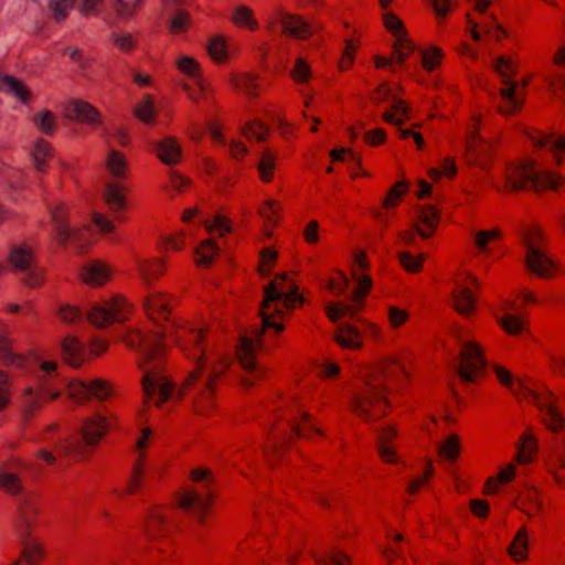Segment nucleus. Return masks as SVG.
Returning <instances> with one entry per match:
<instances>
[{
	"instance_id": "f257e3e1",
	"label": "nucleus",
	"mask_w": 565,
	"mask_h": 565,
	"mask_svg": "<svg viewBox=\"0 0 565 565\" xmlns=\"http://www.w3.org/2000/svg\"><path fill=\"white\" fill-rule=\"evenodd\" d=\"M172 337L175 343L195 360L194 370L179 387L178 397L182 398L192 387L202 382L203 390L195 408L198 413L206 414L212 408V397L215 394L217 381L227 372L233 360L228 354L218 352L214 345L207 344L204 329L179 327Z\"/></svg>"
},
{
	"instance_id": "f03ea898",
	"label": "nucleus",
	"mask_w": 565,
	"mask_h": 565,
	"mask_svg": "<svg viewBox=\"0 0 565 565\" xmlns=\"http://www.w3.org/2000/svg\"><path fill=\"white\" fill-rule=\"evenodd\" d=\"M286 279L287 274L284 273L265 287L264 299L259 308L262 327L252 331L248 335L242 337L236 348L237 361L247 372L242 377V384L245 387L254 386L265 374V371L256 364V354L263 348V335L269 331L279 334L285 330L282 320L287 308L280 303H284L282 294Z\"/></svg>"
},
{
	"instance_id": "7ed1b4c3",
	"label": "nucleus",
	"mask_w": 565,
	"mask_h": 565,
	"mask_svg": "<svg viewBox=\"0 0 565 565\" xmlns=\"http://www.w3.org/2000/svg\"><path fill=\"white\" fill-rule=\"evenodd\" d=\"M130 349L140 348L143 358L138 362L143 372L141 380L143 390V407L150 406L152 398L158 393L156 405L160 407L172 394L173 384L164 375V351L162 335L159 332H146L140 329L130 330L124 339Z\"/></svg>"
},
{
	"instance_id": "20e7f679",
	"label": "nucleus",
	"mask_w": 565,
	"mask_h": 565,
	"mask_svg": "<svg viewBox=\"0 0 565 565\" xmlns=\"http://www.w3.org/2000/svg\"><path fill=\"white\" fill-rule=\"evenodd\" d=\"M312 434H321L313 419L305 413L296 402H290L276 411L275 423L267 434L265 456L270 463H276L282 458L287 444L295 438H310Z\"/></svg>"
},
{
	"instance_id": "39448f33",
	"label": "nucleus",
	"mask_w": 565,
	"mask_h": 565,
	"mask_svg": "<svg viewBox=\"0 0 565 565\" xmlns=\"http://www.w3.org/2000/svg\"><path fill=\"white\" fill-rule=\"evenodd\" d=\"M386 375L374 374L365 379L355 388L351 397L350 409L363 422H375L390 412Z\"/></svg>"
},
{
	"instance_id": "423d86ee",
	"label": "nucleus",
	"mask_w": 565,
	"mask_h": 565,
	"mask_svg": "<svg viewBox=\"0 0 565 565\" xmlns=\"http://www.w3.org/2000/svg\"><path fill=\"white\" fill-rule=\"evenodd\" d=\"M504 184L499 191L516 192L533 189L535 191L555 190L561 182V175L547 170L536 169L535 162L527 160L511 163L505 169Z\"/></svg>"
},
{
	"instance_id": "0eeeda50",
	"label": "nucleus",
	"mask_w": 565,
	"mask_h": 565,
	"mask_svg": "<svg viewBox=\"0 0 565 565\" xmlns=\"http://www.w3.org/2000/svg\"><path fill=\"white\" fill-rule=\"evenodd\" d=\"M190 478L196 486L180 491L177 503L181 510L194 515L202 523L213 503L214 481L211 471L201 467L191 470Z\"/></svg>"
},
{
	"instance_id": "6e6552de",
	"label": "nucleus",
	"mask_w": 565,
	"mask_h": 565,
	"mask_svg": "<svg viewBox=\"0 0 565 565\" xmlns=\"http://www.w3.org/2000/svg\"><path fill=\"white\" fill-rule=\"evenodd\" d=\"M52 231L51 238L60 246L71 245L78 252H84L85 245L82 243L84 231L71 225L70 211L65 203L55 202L49 206Z\"/></svg>"
},
{
	"instance_id": "1a4fd4ad",
	"label": "nucleus",
	"mask_w": 565,
	"mask_h": 565,
	"mask_svg": "<svg viewBox=\"0 0 565 565\" xmlns=\"http://www.w3.org/2000/svg\"><path fill=\"white\" fill-rule=\"evenodd\" d=\"M495 72L502 77L504 86L500 88V95L503 104L499 106V111L503 115H513L521 110L524 98L518 89V83L511 78L515 74L514 63L504 56L497 58L494 64Z\"/></svg>"
},
{
	"instance_id": "9d476101",
	"label": "nucleus",
	"mask_w": 565,
	"mask_h": 565,
	"mask_svg": "<svg viewBox=\"0 0 565 565\" xmlns=\"http://www.w3.org/2000/svg\"><path fill=\"white\" fill-rule=\"evenodd\" d=\"M128 315V302L124 296L116 295L100 306L93 307L88 320L98 328L124 321Z\"/></svg>"
},
{
	"instance_id": "9b49d317",
	"label": "nucleus",
	"mask_w": 565,
	"mask_h": 565,
	"mask_svg": "<svg viewBox=\"0 0 565 565\" xmlns=\"http://www.w3.org/2000/svg\"><path fill=\"white\" fill-rule=\"evenodd\" d=\"M486 367L481 347L475 341L462 343L458 374L465 382H475Z\"/></svg>"
},
{
	"instance_id": "f8f14e48",
	"label": "nucleus",
	"mask_w": 565,
	"mask_h": 565,
	"mask_svg": "<svg viewBox=\"0 0 565 565\" xmlns=\"http://www.w3.org/2000/svg\"><path fill=\"white\" fill-rule=\"evenodd\" d=\"M525 398L534 403L540 409L545 411L543 416L544 425L552 431L561 430L565 419L556 407L554 394L546 388L541 391L527 390Z\"/></svg>"
},
{
	"instance_id": "ddd939ff",
	"label": "nucleus",
	"mask_w": 565,
	"mask_h": 565,
	"mask_svg": "<svg viewBox=\"0 0 565 565\" xmlns=\"http://www.w3.org/2000/svg\"><path fill=\"white\" fill-rule=\"evenodd\" d=\"M478 288V279L475 276L466 275L456 280L452 290V307L461 316H470L476 310V298L473 291Z\"/></svg>"
},
{
	"instance_id": "4468645a",
	"label": "nucleus",
	"mask_w": 565,
	"mask_h": 565,
	"mask_svg": "<svg viewBox=\"0 0 565 565\" xmlns=\"http://www.w3.org/2000/svg\"><path fill=\"white\" fill-rule=\"evenodd\" d=\"M41 507L36 499L25 498L19 504L15 529L19 536L33 535V531L40 524Z\"/></svg>"
},
{
	"instance_id": "2eb2a0df",
	"label": "nucleus",
	"mask_w": 565,
	"mask_h": 565,
	"mask_svg": "<svg viewBox=\"0 0 565 565\" xmlns=\"http://www.w3.org/2000/svg\"><path fill=\"white\" fill-rule=\"evenodd\" d=\"M110 429V422L100 414L86 417L79 428L84 446L95 449Z\"/></svg>"
},
{
	"instance_id": "dca6fc26",
	"label": "nucleus",
	"mask_w": 565,
	"mask_h": 565,
	"mask_svg": "<svg viewBox=\"0 0 565 565\" xmlns=\"http://www.w3.org/2000/svg\"><path fill=\"white\" fill-rule=\"evenodd\" d=\"M145 533L151 541L169 537L171 533L170 510L163 507L152 508L146 520Z\"/></svg>"
},
{
	"instance_id": "f3484780",
	"label": "nucleus",
	"mask_w": 565,
	"mask_h": 565,
	"mask_svg": "<svg viewBox=\"0 0 565 565\" xmlns=\"http://www.w3.org/2000/svg\"><path fill=\"white\" fill-rule=\"evenodd\" d=\"M64 115L79 124L98 126L103 122L102 114L92 104L84 100H71L64 110Z\"/></svg>"
},
{
	"instance_id": "a211bd4d",
	"label": "nucleus",
	"mask_w": 565,
	"mask_h": 565,
	"mask_svg": "<svg viewBox=\"0 0 565 565\" xmlns=\"http://www.w3.org/2000/svg\"><path fill=\"white\" fill-rule=\"evenodd\" d=\"M171 300L172 296L167 292H150L143 301L147 316L156 323L168 320L171 313Z\"/></svg>"
},
{
	"instance_id": "6ab92c4d",
	"label": "nucleus",
	"mask_w": 565,
	"mask_h": 565,
	"mask_svg": "<svg viewBox=\"0 0 565 565\" xmlns=\"http://www.w3.org/2000/svg\"><path fill=\"white\" fill-rule=\"evenodd\" d=\"M151 147L158 160L166 166H175L181 162L183 150L179 140L173 136H166L160 140L151 141Z\"/></svg>"
},
{
	"instance_id": "aec40b11",
	"label": "nucleus",
	"mask_w": 565,
	"mask_h": 565,
	"mask_svg": "<svg viewBox=\"0 0 565 565\" xmlns=\"http://www.w3.org/2000/svg\"><path fill=\"white\" fill-rule=\"evenodd\" d=\"M277 18L281 24V31L285 35L306 40L312 35L311 25L302 20L298 14L289 13L282 9L277 10Z\"/></svg>"
},
{
	"instance_id": "412c9836",
	"label": "nucleus",
	"mask_w": 565,
	"mask_h": 565,
	"mask_svg": "<svg viewBox=\"0 0 565 565\" xmlns=\"http://www.w3.org/2000/svg\"><path fill=\"white\" fill-rule=\"evenodd\" d=\"M19 541L21 554L15 561H20V564L24 562L28 565H40L46 559V547L40 539L33 535H25L19 536Z\"/></svg>"
},
{
	"instance_id": "4be33fe9",
	"label": "nucleus",
	"mask_w": 565,
	"mask_h": 565,
	"mask_svg": "<svg viewBox=\"0 0 565 565\" xmlns=\"http://www.w3.org/2000/svg\"><path fill=\"white\" fill-rule=\"evenodd\" d=\"M166 268L167 260L164 257L137 260V270L147 286L156 284L164 275Z\"/></svg>"
},
{
	"instance_id": "5701e85b",
	"label": "nucleus",
	"mask_w": 565,
	"mask_h": 565,
	"mask_svg": "<svg viewBox=\"0 0 565 565\" xmlns=\"http://www.w3.org/2000/svg\"><path fill=\"white\" fill-rule=\"evenodd\" d=\"M66 387V381L60 374L39 375V381L34 391L44 401H54L62 395Z\"/></svg>"
},
{
	"instance_id": "b1692460",
	"label": "nucleus",
	"mask_w": 565,
	"mask_h": 565,
	"mask_svg": "<svg viewBox=\"0 0 565 565\" xmlns=\"http://www.w3.org/2000/svg\"><path fill=\"white\" fill-rule=\"evenodd\" d=\"M439 212L433 205H424L420 207L415 227L418 235L423 239L430 238L439 225Z\"/></svg>"
},
{
	"instance_id": "393cba45",
	"label": "nucleus",
	"mask_w": 565,
	"mask_h": 565,
	"mask_svg": "<svg viewBox=\"0 0 565 565\" xmlns=\"http://www.w3.org/2000/svg\"><path fill=\"white\" fill-rule=\"evenodd\" d=\"M333 340L343 350H359L363 345L362 334L350 323L338 326L333 333Z\"/></svg>"
},
{
	"instance_id": "a878e982",
	"label": "nucleus",
	"mask_w": 565,
	"mask_h": 565,
	"mask_svg": "<svg viewBox=\"0 0 565 565\" xmlns=\"http://www.w3.org/2000/svg\"><path fill=\"white\" fill-rule=\"evenodd\" d=\"M54 156V149L52 145L43 139L38 138L30 149V158L33 167L41 173H46L49 169V161Z\"/></svg>"
},
{
	"instance_id": "bb28decb",
	"label": "nucleus",
	"mask_w": 565,
	"mask_h": 565,
	"mask_svg": "<svg viewBox=\"0 0 565 565\" xmlns=\"http://www.w3.org/2000/svg\"><path fill=\"white\" fill-rule=\"evenodd\" d=\"M518 508L529 518L542 515L544 512L542 494L535 488L525 489L518 499Z\"/></svg>"
},
{
	"instance_id": "cd10ccee",
	"label": "nucleus",
	"mask_w": 565,
	"mask_h": 565,
	"mask_svg": "<svg viewBox=\"0 0 565 565\" xmlns=\"http://www.w3.org/2000/svg\"><path fill=\"white\" fill-rule=\"evenodd\" d=\"M529 137L536 147L548 149L556 163L561 164L562 156H565V137L554 139L553 136L544 135L541 131H533Z\"/></svg>"
},
{
	"instance_id": "c85d7f7f",
	"label": "nucleus",
	"mask_w": 565,
	"mask_h": 565,
	"mask_svg": "<svg viewBox=\"0 0 565 565\" xmlns=\"http://www.w3.org/2000/svg\"><path fill=\"white\" fill-rule=\"evenodd\" d=\"M9 335V328L0 322V363L22 367L25 359L12 352V341Z\"/></svg>"
},
{
	"instance_id": "c756f323",
	"label": "nucleus",
	"mask_w": 565,
	"mask_h": 565,
	"mask_svg": "<svg viewBox=\"0 0 565 565\" xmlns=\"http://www.w3.org/2000/svg\"><path fill=\"white\" fill-rule=\"evenodd\" d=\"M525 263L527 268L540 277L550 278L553 276L554 264L543 250L526 253Z\"/></svg>"
},
{
	"instance_id": "7c9ffc66",
	"label": "nucleus",
	"mask_w": 565,
	"mask_h": 565,
	"mask_svg": "<svg viewBox=\"0 0 565 565\" xmlns=\"http://www.w3.org/2000/svg\"><path fill=\"white\" fill-rule=\"evenodd\" d=\"M62 355L71 366L81 367L84 362V352L78 339L67 335L62 342Z\"/></svg>"
},
{
	"instance_id": "2f4dec72",
	"label": "nucleus",
	"mask_w": 565,
	"mask_h": 565,
	"mask_svg": "<svg viewBox=\"0 0 565 565\" xmlns=\"http://www.w3.org/2000/svg\"><path fill=\"white\" fill-rule=\"evenodd\" d=\"M82 279L90 286H102L109 279V268L102 262H93L82 270Z\"/></svg>"
},
{
	"instance_id": "473e14b6",
	"label": "nucleus",
	"mask_w": 565,
	"mask_h": 565,
	"mask_svg": "<svg viewBox=\"0 0 565 565\" xmlns=\"http://www.w3.org/2000/svg\"><path fill=\"white\" fill-rule=\"evenodd\" d=\"M230 83L235 89L248 97H257L259 94L258 78L249 73L232 74Z\"/></svg>"
},
{
	"instance_id": "72a5a7b5",
	"label": "nucleus",
	"mask_w": 565,
	"mask_h": 565,
	"mask_svg": "<svg viewBox=\"0 0 565 565\" xmlns=\"http://www.w3.org/2000/svg\"><path fill=\"white\" fill-rule=\"evenodd\" d=\"M107 171L115 178L125 179L129 173V164L126 156L118 150H110L105 162Z\"/></svg>"
},
{
	"instance_id": "f704fd0d",
	"label": "nucleus",
	"mask_w": 565,
	"mask_h": 565,
	"mask_svg": "<svg viewBox=\"0 0 565 565\" xmlns=\"http://www.w3.org/2000/svg\"><path fill=\"white\" fill-rule=\"evenodd\" d=\"M145 470H146V458L141 454L136 459L131 475L127 481V484L122 491V494L125 495H134L139 492L143 479H145Z\"/></svg>"
},
{
	"instance_id": "c9c22d12",
	"label": "nucleus",
	"mask_w": 565,
	"mask_h": 565,
	"mask_svg": "<svg viewBox=\"0 0 565 565\" xmlns=\"http://www.w3.org/2000/svg\"><path fill=\"white\" fill-rule=\"evenodd\" d=\"M126 188L118 182H109L106 185L104 198L108 207L118 212L126 207V199H125Z\"/></svg>"
},
{
	"instance_id": "e433bc0d",
	"label": "nucleus",
	"mask_w": 565,
	"mask_h": 565,
	"mask_svg": "<svg viewBox=\"0 0 565 565\" xmlns=\"http://www.w3.org/2000/svg\"><path fill=\"white\" fill-rule=\"evenodd\" d=\"M392 100L393 104L383 113L382 118L388 124L401 126L405 120L409 119L411 108L403 99L393 97Z\"/></svg>"
},
{
	"instance_id": "4c0bfd02",
	"label": "nucleus",
	"mask_w": 565,
	"mask_h": 565,
	"mask_svg": "<svg viewBox=\"0 0 565 565\" xmlns=\"http://www.w3.org/2000/svg\"><path fill=\"white\" fill-rule=\"evenodd\" d=\"M34 262V253L25 244L12 247L10 253V264L18 270H28Z\"/></svg>"
},
{
	"instance_id": "58836bf2",
	"label": "nucleus",
	"mask_w": 565,
	"mask_h": 565,
	"mask_svg": "<svg viewBox=\"0 0 565 565\" xmlns=\"http://www.w3.org/2000/svg\"><path fill=\"white\" fill-rule=\"evenodd\" d=\"M461 452V444L458 435L452 434L443 440L438 447V456L440 459L454 462Z\"/></svg>"
},
{
	"instance_id": "ea45409f",
	"label": "nucleus",
	"mask_w": 565,
	"mask_h": 565,
	"mask_svg": "<svg viewBox=\"0 0 565 565\" xmlns=\"http://www.w3.org/2000/svg\"><path fill=\"white\" fill-rule=\"evenodd\" d=\"M0 86L8 93L15 95L23 103H28L31 98V92L29 90V88L14 76H1Z\"/></svg>"
},
{
	"instance_id": "a19ab883",
	"label": "nucleus",
	"mask_w": 565,
	"mask_h": 565,
	"mask_svg": "<svg viewBox=\"0 0 565 565\" xmlns=\"http://www.w3.org/2000/svg\"><path fill=\"white\" fill-rule=\"evenodd\" d=\"M408 183L404 180L395 182L384 196L382 207L385 210L396 209L408 192Z\"/></svg>"
},
{
	"instance_id": "79ce46f5",
	"label": "nucleus",
	"mask_w": 565,
	"mask_h": 565,
	"mask_svg": "<svg viewBox=\"0 0 565 565\" xmlns=\"http://www.w3.org/2000/svg\"><path fill=\"white\" fill-rule=\"evenodd\" d=\"M527 531L521 527L509 545L508 552L515 562L524 561L527 556Z\"/></svg>"
},
{
	"instance_id": "37998d69",
	"label": "nucleus",
	"mask_w": 565,
	"mask_h": 565,
	"mask_svg": "<svg viewBox=\"0 0 565 565\" xmlns=\"http://www.w3.org/2000/svg\"><path fill=\"white\" fill-rule=\"evenodd\" d=\"M141 0H108L107 9L119 19H128L140 7Z\"/></svg>"
},
{
	"instance_id": "c03bdc74",
	"label": "nucleus",
	"mask_w": 565,
	"mask_h": 565,
	"mask_svg": "<svg viewBox=\"0 0 565 565\" xmlns=\"http://www.w3.org/2000/svg\"><path fill=\"white\" fill-rule=\"evenodd\" d=\"M317 565H351L350 557L338 547H330L316 556Z\"/></svg>"
},
{
	"instance_id": "a18cd8bd",
	"label": "nucleus",
	"mask_w": 565,
	"mask_h": 565,
	"mask_svg": "<svg viewBox=\"0 0 565 565\" xmlns=\"http://www.w3.org/2000/svg\"><path fill=\"white\" fill-rule=\"evenodd\" d=\"M218 246L209 238L203 241L195 249V262L199 266H209L217 256Z\"/></svg>"
},
{
	"instance_id": "49530a36",
	"label": "nucleus",
	"mask_w": 565,
	"mask_h": 565,
	"mask_svg": "<svg viewBox=\"0 0 565 565\" xmlns=\"http://www.w3.org/2000/svg\"><path fill=\"white\" fill-rule=\"evenodd\" d=\"M182 87L188 97L194 103H199L200 100H207L212 94L209 84L202 78H194L193 85L185 83Z\"/></svg>"
},
{
	"instance_id": "de8ad7c7",
	"label": "nucleus",
	"mask_w": 565,
	"mask_h": 565,
	"mask_svg": "<svg viewBox=\"0 0 565 565\" xmlns=\"http://www.w3.org/2000/svg\"><path fill=\"white\" fill-rule=\"evenodd\" d=\"M67 396L77 404H84L90 399L89 382L72 381L66 383Z\"/></svg>"
},
{
	"instance_id": "09e8293b",
	"label": "nucleus",
	"mask_w": 565,
	"mask_h": 565,
	"mask_svg": "<svg viewBox=\"0 0 565 565\" xmlns=\"http://www.w3.org/2000/svg\"><path fill=\"white\" fill-rule=\"evenodd\" d=\"M192 24L190 14L184 10H177L167 23L169 33L177 35L185 33Z\"/></svg>"
},
{
	"instance_id": "8fccbe9b",
	"label": "nucleus",
	"mask_w": 565,
	"mask_h": 565,
	"mask_svg": "<svg viewBox=\"0 0 565 565\" xmlns=\"http://www.w3.org/2000/svg\"><path fill=\"white\" fill-rule=\"evenodd\" d=\"M232 21L236 26L245 28L249 31H255L258 28V23L253 15V10L246 6H238L234 10Z\"/></svg>"
},
{
	"instance_id": "3c124183",
	"label": "nucleus",
	"mask_w": 565,
	"mask_h": 565,
	"mask_svg": "<svg viewBox=\"0 0 565 565\" xmlns=\"http://www.w3.org/2000/svg\"><path fill=\"white\" fill-rule=\"evenodd\" d=\"M398 263L403 269L409 274H418L423 270L426 259L425 254L414 255L411 252H401L397 255Z\"/></svg>"
},
{
	"instance_id": "603ef678",
	"label": "nucleus",
	"mask_w": 565,
	"mask_h": 565,
	"mask_svg": "<svg viewBox=\"0 0 565 565\" xmlns=\"http://www.w3.org/2000/svg\"><path fill=\"white\" fill-rule=\"evenodd\" d=\"M383 23L385 29L395 38V40L408 39L403 21L393 11L384 12Z\"/></svg>"
},
{
	"instance_id": "864d4df0",
	"label": "nucleus",
	"mask_w": 565,
	"mask_h": 565,
	"mask_svg": "<svg viewBox=\"0 0 565 565\" xmlns=\"http://www.w3.org/2000/svg\"><path fill=\"white\" fill-rule=\"evenodd\" d=\"M33 122L42 134L47 136H53L57 127L54 114L47 109H42L35 114Z\"/></svg>"
},
{
	"instance_id": "5fc2aeb1",
	"label": "nucleus",
	"mask_w": 565,
	"mask_h": 565,
	"mask_svg": "<svg viewBox=\"0 0 565 565\" xmlns=\"http://www.w3.org/2000/svg\"><path fill=\"white\" fill-rule=\"evenodd\" d=\"M90 398L104 402L114 395V385L110 381L94 379L89 381Z\"/></svg>"
},
{
	"instance_id": "6e6d98bb",
	"label": "nucleus",
	"mask_w": 565,
	"mask_h": 565,
	"mask_svg": "<svg viewBox=\"0 0 565 565\" xmlns=\"http://www.w3.org/2000/svg\"><path fill=\"white\" fill-rule=\"evenodd\" d=\"M23 394H24L25 397H30L25 402V406H24V409H23V416L26 419L32 418L35 414H38L41 411V408L45 404H47L50 402V401H44V399L40 398V396L34 391L33 386H28L24 390Z\"/></svg>"
},
{
	"instance_id": "4d7b16f0",
	"label": "nucleus",
	"mask_w": 565,
	"mask_h": 565,
	"mask_svg": "<svg viewBox=\"0 0 565 565\" xmlns=\"http://www.w3.org/2000/svg\"><path fill=\"white\" fill-rule=\"evenodd\" d=\"M206 51L210 57L216 63H223L227 60L225 40L221 35H214L209 40Z\"/></svg>"
},
{
	"instance_id": "13d9d810",
	"label": "nucleus",
	"mask_w": 565,
	"mask_h": 565,
	"mask_svg": "<svg viewBox=\"0 0 565 565\" xmlns=\"http://www.w3.org/2000/svg\"><path fill=\"white\" fill-rule=\"evenodd\" d=\"M134 114L143 124H151L156 117L152 97L145 95L143 99L134 108Z\"/></svg>"
},
{
	"instance_id": "bf43d9fd",
	"label": "nucleus",
	"mask_w": 565,
	"mask_h": 565,
	"mask_svg": "<svg viewBox=\"0 0 565 565\" xmlns=\"http://www.w3.org/2000/svg\"><path fill=\"white\" fill-rule=\"evenodd\" d=\"M276 158L271 151L265 150L258 163V173L263 182L268 183L274 178Z\"/></svg>"
},
{
	"instance_id": "052dcab7",
	"label": "nucleus",
	"mask_w": 565,
	"mask_h": 565,
	"mask_svg": "<svg viewBox=\"0 0 565 565\" xmlns=\"http://www.w3.org/2000/svg\"><path fill=\"white\" fill-rule=\"evenodd\" d=\"M344 49H343V53L339 60V68L341 71H347L349 70L353 62H354V57H355V53L358 51V49L360 47V41L359 39H355V38H351V39H347L344 41Z\"/></svg>"
},
{
	"instance_id": "680f3d73",
	"label": "nucleus",
	"mask_w": 565,
	"mask_h": 565,
	"mask_svg": "<svg viewBox=\"0 0 565 565\" xmlns=\"http://www.w3.org/2000/svg\"><path fill=\"white\" fill-rule=\"evenodd\" d=\"M413 52L414 44L409 39L395 40L393 44V52L390 56L391 64H402L407 58V56H409Z\"/></svg>"
},
{
	"instance_id": "e2e57ef3",
	"label": "nucleus",
	"mask_w": 565,
	"mask_h": 565,
	"mask_svg": "<svg viewBox=\"0 0 565 565\" xmlns=\"http://www.w3.org/2000/svg\"><path fill=\"white\" fill-rule=\"evenodd\" d=\"M0 490L17 495L22 492L23 486L20 478L8 471H0Z\"/></svg>"
},
{
	"instance_id": "0e129e2a",
	"label": "nucleus",
	"mask_w": 565,
	"mask_h": 565,
	"mask_svg": "<svg viewBox=\"0 0 565 565\" xmlns=\"http://www.w3.org/2000/svg\"><path fill=\"white\" fill-rule=\"evenodd\" d=\"M503 330L511 335H519L526 324V320L520 316L505 313L500 319Z\"/></svg>"
},
{
	"instance_id": "69168bd1",
	"label": "nucleus",
	"mask_w": 565,
	"mask_h": 565,
	"mask_svg": "<svg viewBox=\"0 0 565 565\" xmlns=\"http://www.w3.org/2000/svg\"><path fill=\"white\" fill-rule=\"evenodd\" d=\"M536 451V440L533 436H524L516 454V461L521 465L531 462Z\"/></svg>"
},
{
	"instance_id": "338daca9",
	"label": "nucleus",
	"mask_w": 565,
	"mask_h": 565,
	"mask_svg": "<svg viewBox=\"0 0 565 565\" xmlns=\"http://www.w3.org/2000/svg\"><path fill=\"white\" fill-rule=\"evenodd\" d=\"M444 58V53L439 47L433 46L422 53V65L423 67L431 72L436 70Z\"/></svg>"
},
{
	"instance_id": "774afa93",
	"label": "nucleus",
	"mask_w": 565,
	"mask_h": 565,
	"mask_svg": "<svg viewBox=\"0 0 565 565\" xmlns=\"http://www.w3.org/2000/svg\"><path fill=\"white\" fill-rule=\"evenodd\" d=\"M268 127L257 120L247 122L243 128V135L249 140L264 141L268 136Z\"/></svg>"
}]
</instances>
